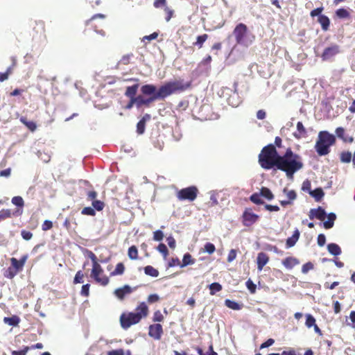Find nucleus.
Returning <instances> with one entry per match:
<instances>
[{
    "instance_id": "f257e3e1",
    "label": "nucleus",
    "mask_w": 355,
    "mask_h": 355,
    "mask_svg": "<svg viewBox=\"0 0 355 355\" xmlns=\"http://www.w3.org/2000/svg\"><path fill=\"white\" fill-rule=\"evenodd\" d=\"M191 85L190 83L184 80L168 81L159 88L153 84H146L141 87V95H138L139 109L145 106L149 107L153 102L164 100L173 94H180L187 90Z\"/></svg>"
},
{
    "instance_id": "f03ea898",
    "label": "nucleus",
    "mask_w": 355,
    "mask_h": 355,
    "mask_svg": "<svg viewBox=\"0 0 355 355\" xmlns=\"http://www.w3.org/2000/svg\"><path fill=\"white\" fill-rule=\"evenodd\" d=\"M302 167L303 163L301 157L294 153L293 150L288 148L284 155H279L272 169L273 171H282L286 173L288 179L293 180V175Z\"/></svg>"
},
{
    "instance_id": "7ed1b4c3",
    "label": "nucleus",
    "mask_w": 355,
    "mask_h": 355,
    "mask_svg": "<svg viewBox=\"0 0 355 355\" xmlns=\"http://www.w3.org/2000/svg\"><path fill=\"white\" fill-rule=\"evenodd\" d=\"M148 314V306L145 302H141L137 307L136 312H129L128 314L122 313L120 317L121 325L123 329H127L131 325L138 323L142 318Z\"/></svg>"
},
{
    "instance_id": "20e7f679",
    "label": "nucleus",
    "mask_w": 355,
    "mask_h": 355,
    "mask_svg": "<svg viewBox=\"0 0 355 355\" xmlns=\"http://www.w3.org/2000/svg\"><path fill=\"white\" fill-rule=\"evenodd\" d=\"M279 154L273 144L264 146L259 155V162L261 166L266 170L272 169Z\"/></svg>"
},
{
    "instance_id": "39448f33",
    "label": "nucleus",
    "mask_w": 355,
    "mask_h": 355,
    "mask_svg": "<svg viewBox=\"0 0 355 355\" xmlns=\"http://www.w3.org/2000/svg\"><path fill=\"white\" fill-rule=\"evenodd\" d=\"M336 136L327 130L318 133L315 149L320 156L327 155L330 152V147L336 143Z\"/></svg>"
},
{
    "instance_id": "423d86ee",
    "label": "nucleus",
    "mask_w": 355,
    "mask_h": 355,
    "mask_svg": "<svg viewBox=\"0 0 355 355\" xmlns=\"http://www.w3.org/2000/svg\"><path fill=\"white\" fill-rule=\"evenodd\" d=\"M311 220L316 218L323 221V226L325 229L329 230L334 227V222L336 220V215L334 212L327 214L325 209L322 207L316 209H311L309 214Z\"/></svg>"
},
{
    "instance_id": "0eeeda50",
    "label": "nucleus",
    "mask_w": 355,
    "mask_h": 355,
    "mask_svg": "<svg viewBox=\"0 0 355 355\" xmlns=\"http://www.w3.org/2000/svg\"><path fill=\"white\" fill-rule=\"evenodd\" d=\"M238 83L234 82V89L230 87H224L221 89V96L226 98L227 103L233 107H238L241 103V98L237 92Z\"/></svg>"
},
{
    "instance_id": "6e6552de",
    "label": "nucleus",
    "mask_w": 355,
    "mask_h": 355,
    "mask_svg": "<svg viewBox=\"0 0 355 355\" xmlns=\"http://www.w3.org/2000/svg\"><path fill=\"white\" fill-rule=\"evenodd\" d=\"M139 87V83L126 87L124 95L130 100L125 106V110H131L134 106H135L137 110H139L138 96H137Z\"/></svg>"
},
{
    "instance_id": "1a4fd4ad",
    "label": "nucleus",
    "mask_w": 355,
    "mask_h": 355,
    "mask_svg": "<svg viewBox=\"0 0 355 355\" xmlns=\"http://www.w3.org/2000/svg\"><path fill=\"white\" fill-rule=\"evenodd\" d=\"M248 31V26L245 24L239 23L235 26L232 35L238 44L248 46L251 44V42H248L245 39Z\"/></svg>"
},
{
    "instance_id": "9d476101",
    "label": "nucleus",
    "mask_w": 355,
    "mask_h": 355,
    "mask_svg": "<svg viewBox=\"0 0 355 355\" xmlns=\"http://www.w3.org/2000/svg\"><path fill=\"white\" fill-rule=\"evenodd\" d=\"M198 189L195 186H190L187 188L180 189L177 194V197L180 200L193 201L198 195Z\"/></svg>"
},
{
    "instance_id": "9b49d317",
    "label": "nucleus",
    "mask_w": 355,
    "mask_h": 355,
    "mask_svg": "<svg viewBox=\"0 0 355 355\" xmlns=\"http://www.w3.org/2000/svg\"><path fill=\"white\" fill-rule=\"evenodd\" d=\"M243 223L249 227L254 224L259 218V216L248 209H245L243 214Z\"/></svg>"
},
{
    "instance_id": "f8f14e48",
    "label": "nucleus",
    "mask_w": 355,
    "mask_h": 355,
    "mask_svg": "<svg viewBox=\"0 0 355 355\" xmlns=\"http://www.w3.org/2000/svg\"><path fill=\"white\" fill-rule=\"evenodd\" d=\"M340 52V46L337 44H333L324 49L321 58L323 60H327L338 54Z\"/></svg>"
},
{
    "instance_id": "ddd939ff",
    "label": "nucleus",
    "mask_w": 355,
    "mask_h": 355,
    "mask_svg": "<svg viewBox=\"0 0 355 355\" xmlns=\"http://www.w3.org/2000/svg\"><path fill=\"white\" fill-rule=\"evenodd\" d=\"M163 334V328L160 324H150L148 335L155 340H159Z\"/></svg>"
},
{
    "instance_id": "4468645a",
    "label": "nucleus",
    "mask_w": 355,
    "mask_h": 355,
    "mask_svg": "<svg viewBox=\"0 0 355 355\" xmlns=\"http://www.w3.org/2000/svg\"><path fill=\"white\" fill-rule=\"evenodd\" d=\"M136 288H132L131 286L126 284L123 287L116 288L114 293L119 300H123L127 295L130 294Z\"/></svg>"
},
{
    "instance_id": "2eb2a0df",
    "label": "nucleus",
    "mask_w": 355,
    "mask_h": 355,
    "mask_svg": "<svg viewBox=\"0 0 355 355\" xmlns=\"http://www.w3.org/2000/svg\"><path fill=\"white\" fill-rule=\"evenodd\" d=\"M336 135L345 143H352L354 141L352 137L345 135V130L343 127H338L336 129Z\"/></svg>"
},
{
    "instance_id": "dca6fc26",
    "label": "nucleus",
    "mask_w": 355,
    "mask_h": 355,
    "mask_svg": "<svg viewBox=\"0 0 355 355\" xmlns=\"http://www.w3.org/2000/svg\"><path fill=\"white\" fill-rule=\"evenodd\" d=\"M269 261L268 256L263 252L258 253L257 257V264L259 270H261L264 266L267 264Z\"/></svg>"
},
{
    "instance_id": "f3484780",
    "label": "nucleus",
    "mask_w": 355,
    "mask_h": 355,
    "mask_svg": "<svg viewBox=\"0 0 355 355\" xmlns=\"http://www.w3.org/2000/svg\"><path fill=\"white\" fill-rule=\"evenodd\" d=\"M300 235V231L298 230V229H295V230L293 232V235L286 239V248H290L293 247L298 241Z\"/></svg>"
},
{
    "instance_id": "a211bd4d",
    "label": "nucleus",
    "mask_w": 355,
    "mask_h": 355,
    "mask_svg": "<svg viewBox=\"0 0 355 355\" xmlns=\"http://www.w3.org/2000/svg\"><path fill=\"white\" fill-rule=\"evenodd\" d=\"M26 259H27V255L23 256L19 260H18L15 258H12L11 259L12 266L17 271L21 270L23 268L24 265L25 264Z\"/></svg>"
},
{
    "instance_id": "6ab92c4d",
    "label": "nucleus",
    "mask_w": 355,
    "mask_h": 355,
    "mask_svg": "<svg viewBox=\"0 0 355 355\" xmlns=\"http://www.w3.org/2000/svg\"><path fill=\"white\" fill-rule=\"evenodd\" d=\"M328 252L333 256L337 257L341 254L342 250L340 247L334 243H330L327 246Z\"/></svg>"
},
{
    "instance_id": "aec40b11",
    "label": "nucleus",
    "mask_w": 355,
    "mask_h": 355,
    "mask_svg": "<svg viewBox=\"0 0 355 355\" xmlns=\"http://www.w3.org/2000/svg\"><path fill=\"white\" fill-rule=\"evenodd\" d=\"M282 264L286 269L291 270L295 266L299 264V261L295 257H288L282 261Z\"/></svg>"
},
{
    "instance_id": "412c9836",
    "label": "nucleus",
    "mask_w": 355,
    "mask_h": 355,
    "mask_svg": "<svg viewBox=\"0 0 355 355\" xmlns=\"http://www.w3.org/2000/svg\"><path fill=\"white\" fill-rule=\"evenodd\" d=\"M306 135V130L301 121L297 123V132L293 133V136L296 139H300Z\"/></svg>"
},
{
    "instance_id": "4be33fe9",
    "label": "nucleus",
    "mask_w": 355,
    "mask_h": 355,
    "mask_svg": "<svg viewBox=\"0 0 355 355\" xmlns=\"http://www.w3.org/2000/svg\"><path fill=\"white\" fill-rule=\"evenodd\" d=\"M311 197L314 198L316 202H320L324 196V192L321 187H318L314 190L310 191Z\"/></svg>"
},
{
    "instance_id": "5701e85b",
    "label": "nucleus",
    "mask_w": 355,
    "mask_h": 355,
    "mask_svg": "<svg viewBox=\"0 0 355 355\" xmlns=\"http://www.w3.org/2000/svg\"><path fill=\"white\" fill-rule=\"evenodd\" d=\"M318 21L320 24L322 29L324 31H327L329 28L330 20L329 17L324 15H320L318 18Z\"/></svg>"
},
{
    "instance_id": "b1692460",
    "label": "nucleus",
    "mask_w": 355,
    "mask_h": 355,
    "mask_svg": "<svg viewBox=\"0 0 355 355\" xmlns=\"http://www.w3.org/2000/svg\"><path fill=\"white\" fill-rule=\"evenodd\" d=\"M195 262L196 260L192 257V256L189 252H187L183 256L180 268H184L189 265H193Z\"/></svg>"
},
{
    "instance_id": "393cba45",
    "label": "nucleus",
    "mask_w": 355,
    "mask_h": 355,
    "mask_svg": "<svg viewBox=\"0 0 355 355\" xmlns=\"http://www.w3.org/2000/svg\"><path fill=\"white\" fill-rule=\"evenodd\" d=\"M3 322L12 327H16L19 324L20 322V318L17 315H12L11 317H5L3 318Z\"/></svg>"
},
{
    "instance_id": "a878e982",
    "label": "nucleus",
    "mask_w": 355,
    "mask_h": 355,
    "mask_svg": "<svg viewBox=\"0 0 355 355\" xmlns=\"http://www.w3.org/2000/svg\"><path fill=\"white\" fill-rule=\"evenodd\" d=\"M225 305L227 307H228L232 310H235V311L240 310L242 308V305H241L238 302H236L234 300H231L230 299H227L225 300Z\"/></svg>"
},
{
    "instance_id": "bb28decb",
    "label": "nucleus",
    "mask_w": 355,
    "mask_h": 355,
    "mask_svg": "<svg viewBox=\"0 0 355 355\" xmlns=\"http://www.w3.org/2000/svg\"><path fill=\"white\" fill-rule=\"evenodd\" d=\"M92 277L96 279L97 277L103 272V269L100 264L96 261L92 263Z\"/></svg>"
},
{
    "instance_id": "cd10ccee",
    "label": "nucleus",
    "mask_w": 355,
    "mask_h": 355,
    "mask_svg": "<svg viewBox=\"0 0 355 355\" xmlns=\"http://www.w3.org/2000/svg\"><path fill=\"white\" fill-rule=\"evenodd\" d=\"M352 154L349 151H343L340 155V160L342 163L348 164L351 162Z\"/></svg>"
},
{
    "instance_id": "c85d7f7f",
    "label": "nucleus",
    "mask_w": 355,
    "mask_h": 355,
    "mask_svg": "<svg viewBox=\"0 0 355 355\" xmlns=\"http://www.w3.org/2000/svg\"><path fill=\"white\" fill-rule=\"evenodd\" d=\"M259 193L261 197H263L268 200H271L274 198V195L272 194V191L267 187H262L260 189Z\"/></svg>"
},
{
    "instance_id": "c756f323",
    "label": "nucleus",
    "mask_w": 355,
    "mask_h": 355,
    "mask_svg": "<svg viewBox=\"0 0 355 355\" xmlns=\"http://www.w3.org/2000/svg\"><path fill=\"white\" fill-rule=\"evenodd\" d=\"M144 270L146 275L152 277H157L159 276V271L151 266L144 267Z\"/></svg>"
},
{
    "instance_id": "7c9ffc66",
    "label": "nucleus",
    "mask_w": 355,
    "mask_h": 355,
    "mask_svg": "<svg viewBox=\"0 0 355 355\" xmlns=\"http://www.w3.org/2000/svg\"><path fill=\"white\" fill-rule=\"evenodd\" d=\"M209 289V293L211 295H214L217 292H219L222 290L223 287L218 282L211 283L208 286Z\"/></svg>"
},
{
    "instance_id": "2f4dec72",
    "label": "nucleus",
    "mask_w": 355,
    "mask_h": 355,
    "mask_svg": "<svg viewBox=\"0 0 355 355\" xmlns=\"http://www.w3.org/2000/svg\"><path fill=\"white\" fill-rule=\"evenodd\" d=\"M250 200L251 202L254 203L255 205H263L264 201L261 199V196L260 193H254L250 196Z\"/></svg>"
},
{
    "instance_id": "473e14b6",
    "label": "nucleus",
    "mask_w": 355,
    "mask_h": 355,
    "mask_svg": "<svg viewBox=\"0 0 355 355\" xmlns=\"http://www.w3.org/2000/svg\"><path fill=\"white\" fill-rule=\"evenodd\" d=\"M125 266L123 263H118L116 266V268L111 273V276L121 275L124 273Z\"/></svg>"
},
{
    "instance_id": "72a5a7b5",
    "label": "nucleus",
    "mask_w": 355,
    "mask_h": 355,
    "mask_svg": "<svg viewBox=\"0 0 355 355\" xmlns=\"http://www.w3.org/2000/svg\"><path fill=\"white\" fill-rule=\"evenodd\" d=\"M128 257L132 260H136L138 258V250L135 245H132L128 248Z\"/></svg>"
},
{
    "instance_id": "f704fd0d",
    "label": "nucleus",
    "mask_w": 355,
    "mask_h": 355,
    "mask_svg": "<svg viewBox=\"0 0 355 355\" xmlns=\"http://www.w3.org/2000/svg\"><path fill=\"white\" fill-rule=\"evenodd\" d=\"M80 249L83 254L92 260V263L97 261L96 256L91 250L84 248H80Z\"/></svg>"
},
{
    "instance_id": "c9c22d12",
    "label": "nucleus",
    "mask_w": 355,
    "mask_h": 355,
    "mask_svg": "<svg viewBox=\"0 0 355 355\" xmlns=\"http://www.w3.org/2000/svg\"><path fill=\"white\" fill-rule=\"evenodd\" d=\"M336 16L340 19H345L349 17V12L345 8H339L336 11Z\"/></svg>"
},
{
    "instance_id": "e433bc0d",
    "label": "nucleus",
    "mask_w": 355,
    "mask_h": 355,
    "mask_svg": "<svg viewBox=\"0 0 355 355\" xmlns=\"http://www.w3.org/2000/svg\"><path fill=\"white\" fill-rule=\"evenodd\" d=\"M105 204L103 201L99 200H94L92 201V207L94 210L102 211L104 208Z\"/></svg>"
},
{
    "instance_id": "4c0bfd02",
    "label": "nucleus",
    "mask_w": 355,
    "mask_h": 355,
    "mask_svg": "<svg viewBox=\"0 0 355 355\" xmlns=\"http://www.w3.org/2000/svg\"><path fill=\"white\" fill-rule=\"evenodd\" d=\"M305 324L308 328H311L314 326L315 324V318L311 314H307L306 315Z\"/></svg>"
},
{
    "instance_id": "58836bf2",
    "label": "nucleus",
    "mask_w": 355,
    "mask_h": 355,
    "mask_svg": "<svg viewBox=\"0 0 355 355\" xmlns=\"http://www.w3.org/2000/svg\"><path fill=\"white\" fill-rule=\"evenodd\" d=\"M12 203L18 207H23L24 202L21 196H15L12 198Z\"/></svg>"
},
{
    "instance_id": "ea45409f",
    "label": "nucleus",
    "mask_w": 355,
    "mask_h": 355,
    "mask_svg": "<svg viewBox=\"0 0 355 355\" xmlns=\"http://www.w3.org/2000/svg\"><path fill=\"white\" fill-rule=\"evenodd\" d=\"M208 35L207 34H202L198 35L196 39V42L195 44L198 46L199 48L202 46L203 43L207 40Z\"/></svg>"
},
{
    "instance_id": "a19ab883",
    "label": "nucleus",
    "mask_w": 355,
    "mask_h": 355,
    "mask_svg": "<svg viewBox=\"0 0 355 355\" xmlns=\"http://www.w3.org/2000/svg\"><path fill=\"white\" fill-rule=\"evenodd\" d=\"M17 271L12 266L9 267L4 272V276L7 278L12 279L17 275Z\"/></svg>"
},
{
    "instance_id": "79ce46f5",
    "label": "nucleus",
    "mask_w": 355,
    "mask_h": 355,
    "mask_svg": "<svg viewBox=\"0 0 355 355\" xmlns=\"http://www.w3.org/2000/svg\"><path fill=\"white\" fill-rule=\"evenodd\" d=\"M283 192L286 194L288 200H291V202L293 201L297 198L296 192L294 190L288 191L286 188H284Z\"/></svg>"
},
{
    "instance_id": "37998d69",
    "label": "nucleus",
    "mask_w": 355,
    "mask_h": 355,
    "mask_svg": "<svg viewBox=\"0 0 355 355\" xmlns=\"http://www.w3.org/2000/svg\"><path fill=\"white\" fill-rule=\"evenodd\" d=\"M157 250L166 257L168 254V250L166 245L164 243H159L157 247Z\"/></svg>"
},
{
    "instance_id": "c03bdc74",
    "label": "nucleus",
    "mask_w": 355,
    "mask_h": 355,
    "mask_svg": "<svg viewBox=\"0 0 355 355\" xmlns=\"http://www.w3.org/2000/svg\"><path fill=\"white\" fill-rule=\"evenodd\" d=\"M146 123L143 121H139L137 124V133L138 135H143L145 132Z\"/></svg>"
},
{
    "instance_id": "a18cd8bd",
    "label": "nucleus",
    "mask_w": 355,
    "mask_h": 355,
    "mask_svg": "<svg viewBox=\"0 0 355 355\" xmlns=\"http://www.w3.org/2000/svg\"><path fill=\"white\" fill-rule=\"evenodd\" d=\"M205 252H207L209 254H211L214 252L216 248L215 245L211 243H206L204 246Z\"/></svg>"
},
{
    "instance_id": "49530a36",
    "label": "nucleus",
    "mask_w": 355,
    "mask_h": 355,
    "mask_svg": "<svg viewBox=\"0 0 355 355\" xmlns=\"http://www.w3.org/2000/svg\"><path fill=\"white\" fill-rule=\"evenodd\" d=\"M10 216L11 211L10 209H1L0 211V223L8 218H10Z\"/></svg>"
},
{
    "instance_id": "de8ad7c7",
    "label": "nucleus",
    "mask_w": 355,
    "mask_h": 355,
    "mask_svg": "<svg viewBox=\"0 0 355 355\" xmlns=\"http://www.w3.org/2000/svg\"><path fill=\"white\" fill-rule=\"evenodd\" d=\"M81 214L84 215L94 216L96 214V211L93 207H87L83 209Z\"/></svg>"
},
{
    "instance_id": "09e8293b",
    "label": "nucleus",
    "mask_w": 355,
    "mask_h": 355,
    "mask_svg": "<svg viewBox=\"0 0 355 355\" xmlns=\"http://www.w3.org/2000/svg\"><path fill=\"white\" fill-rule=\"evenodd\" d=\"M83 273L82 270H78L73 279V283L74 284H81L83 282Z\"/></svg>"
},
{
    "instance_id": "8fccbe9b",
    "label": "nucleus",
    "mask_w": 355,
    "mask_h": 355,
    "mask_svg": "<svg viewBox=\"0 0 355 355\" xmlns=\"http://www.w3.org/2000/svg\"><path fill=\"white\" fill-rule=\"evenodd\" d=\"M164 238V233L162 230H157L153 233V239L156 241H161Z\"/></svg>"
},
{
    "instance_id": "3c124183",
    "label": "nucleus",
    "mask_w": 355,
    "mask_h": 355,
    "mask_svg": "<svg viewBox=\"0 0 355 355\" xmlns=\"http://www.w3.org/2000/svg\"><path fill=\"white\" fill-rule=\"evenodd\" d=\"M89 284L83 285L80 291V295L84 297H88L89 295Z\"/></svg>"
},
{
    "instance_id": "603ef678",
    "label": "nucleus",
    "mask_w": 355,
    "mask_h": 355,
    "mask_svg": "<svg viewBox=\"0 0 355 355\" xmlns=\"http://www.w3.org/2000/svg\"><path fill=\"white\" fill-rule=\"evenodd\" d=\"M133 57V54L132 53H129V54H127V55H124L121 59L119 61V63L120 64H128L130 63V58Z\"/></svg>"
},
{
    "instance_id": "864d4df0",
    "label": "nucleus",
    "mask_w": 355,
    "mask_h": 355,
    "mask_svg": "<svg viewBox=\"0 0 355 355\" xmlns=\"http://www.w3.org/2000/svg\"><path fill=\"white\" fill-rule=\"evenodd\" d=\"M245 285L248 288V289L250 291L251 293H254L256 291V285L254 284V282L249 279L246 282Z\"/></svg>"
},
{
    "instance_id": "5fc2aeb1",
    "label": "nucleus",
    "mask_w": 355,
    "mask_h": 355,
    "mask_svg": "<svg viewBox=\"0 0 355 355\" xmlns=\"http://www.w3.org/2000/svg\"><path fill=\"white\" fill-rule=\"evenodd\" d=\"M313 268V264L309 261L306 263H304L302 267V272L304 274L307 273L310 270H312Z\"/></svg>"
},
{
    "instance_id": "6e6d98bb",
    "label": "nucleus",
    "mask_w": 355,
    "mask_h": 355,
    "mask_svg": "<svg viewBox=\"0 0 355 355\" xmlns=\"http://www.w3.org/2000/svg\"><path fill=\"white\" fill-rule=\"evenodd\" d=\"M94 280L103 286H106L109 283V278L107 276H103V277L98 276L96 279H94Z\"/></svg>"
},
{
    "instance_id": "4d7b16f0",
    "label": "nucleus",
    "mask_w": 355,
    "mask_h": 355,
    "mask_svg": "<svg viewBox=\"0 0 355 355\" xmlns=\"http://www.w3.org/2000/svg\"><path fill=\"white\" fill-rule=\"evenodd\" d=\"M302 189L304 191H306L310 194V191H312L311 189V182L309 180H306L303 182Z\"/></svg>"
},
{
    "instance_id": "13d9d810",
    "label": "nucleus",
    "mask_w": 355,
    "mask_h": 355,
    "mask_svg": "<svg viewBox=\"0 0 355 355\" xmlns=\"http://www.w3.org/2000/svg\"><path fill=\"white\" fill-rule=\"evenodd\" d=\"M182 263H180V259L178 257L172 258L168 263V267L172 268L175 266H179L180 267Z\"/></svg>"
},
{
    "instance_id": "bf43d9fd",
    "label": "nucleus",
    "mask_w": 355,
    "mask_h": 355,
    "mask_svg": "<svg viewBox=\"0 0 355 355\" xmlns=\"http://www.w3.org/2000/svg\"><path fill=\"white\" fill-rule=\"evenodd\" d=\"M322 10H323L322 7L317 8L315 9L312 10L311 11L310 15L312 17H319L320 15H322Z\"/></svg>"
},
{
    "instance_id": "052dcab7",
    "label": "nucleus",
    "mask_w": 355,
    "mask_h": 355,
    "mask_svg": "<svg viewBox=\"0 0 355 355\" xmlns=\"http://www.w3.org/2000/svg\"><path fill=\"white\" fill-rule=\"evenodd\" d=\"M317 242H318V245L319 246H320V247L324 246L325 243H326V236H325V235L323 234H320L318 236Z\"/></svg>"
},
{
    "instance_id": "680f3d73",
    "label": "nucleus",
    "mask_w": 355,
    "mask_h": 355,
    "mask_svg": "<svg viewBox=\"0 0 355 355\" xmlns=\"http://www.w3.org/2000/svg\"><path fill=\"white\" fill-rule=\"evenodd\" d=\"M166 242L169 248L174 249L176 245L175 239L173 236H169L166 238Z\"/></svg>"
},
{
    "instance_id": "e2e57ef3",
    "label": "nucleus",
    "mask_w": 355,
    "mask_h": 355,
    "mask_svg": "<svg viewBox=\"0 0 355 355\" xmlns=\"http://www.w3.org/2000/svg\"><path fill=\"white\" fill-rule=\"evenodd\" d=\"M236 254H237L236 250L234 249H232L228 253V256H227V261L228 262L233 261L236 257Z\"/></svg>"
},
{
    "instance_id": "0e129e2a",
    "label": "nucleus",
    "mask_w": 355,
    "mask_h": 355,
    "mask_svg": "<svg viewBox=\"0 0 355 355\" xmlns=\"http://www.w3.org/2000/svg\"><path fill=\"white\" fill-rule=\"evenodd\" d=\"M53 227V223L51 220H45L42 224V229L44 231L49 230Z\"/></svg>"
},
{
    "instance_id": "69168bd1",
    "label": "nucleus",
    "mask_w": 355,
    "mask_h": 355,
    "mask_svg": "<svg viewBox=\"0 0 355 355\" xmlns=\"http://www.w3.org/2000/svg\"><path fill=\"white\" fill-rule=\"evenodd\" d=\"M28 350L29 347H25L24 349L12 351V355H26Z\"/></svg>"
},
{
    "instance_id": "338daca9",
    "label": "nucleus",
    "mask_w": 355,
    "mask_h": 355,
    "mask_svg": "<svg viewBox=\"0 0 355 355\" xmlns=\"http://www.w3.org/2000/svg\"><path fill=\"white\" fill-rule=\"evenodd\" d=\"M107 355H125V352L123 349H116L107 352Z\"/></svg>"
},
{
    "instance_id": "774afa93",
    "label": "nucleus",
    "mask_w": 355,
    "mask_h": 355,
    "mask_svg": "<svg viewBox=\"0 0 355 355\" xmlns=\"http://www.w3.org/2000/svg\"><path fill=\"white\" fill-rule=\"evenodd\" d=\"M21 235L22 238L26 241H28L33 237L32 232L26 230H21Z\"/></svg>"
}]
</instances>
